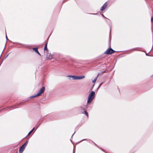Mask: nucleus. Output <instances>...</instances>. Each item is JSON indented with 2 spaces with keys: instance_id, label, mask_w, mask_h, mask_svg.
Segmentation results:
<instances>
[{
  "instance_id": "aec40b11",
  "label": "nucleus",
  "mask_w": 153,
  "mask_h": 153,
  "mask_svg": "<svg viewBox=\"0 0 153 153\" xmlns=\"http://www.w3.org/2000/svg\"><path fill=\"white\" fill-rule=\"evenodd\" d=\"M74 134H72V136Z\"/></svg>"
},
{
  "instance_id": "39448f33",
  "label": "nucleus",
  "mask_w": 153,
  "mask_h": 153,
  "mask_svg": "<svg viewBox=\"0 0 153 153\" xmlns=\"http://www.w3.org/2000/svg\"><path fill=\"white\" fill-rule=\"evenodd\" d=\"M115 51L111 48L108 49L104 53L105 54L109 55L112 54L115 52Z\"/></svg>"
},
{
  "instance_id": "1a4fd4ad",
  "label": "nucleus",
  "mask_w": 153,
  "mask_h": 153,
  "mask_svg": "<svg viewBox=\"0 0 153 153\" xmlns=\"http://www.w3.org/2000/svg\"><path fill=\"white\" fill-rule=\"evenodd\" d=\"M82 113L83 114H85L88 117V113L85 111H84L83 112H82Z\"/></svg>"
},
{
  "instance_id": "7ed1b4c3",
  "label": "nucleus",
  "mask_w": 153,
  "mask_h": 153,
  "mask_svg": "<svg viewBox=\"0 0 153 153\" xmlns=\"http://www.w3.org/2000/svg\"><path fill=\"white\" fill-rule=\"evenodd\" d=\"M68 77H71L73 80L80 79L84 78L85 77L84 76H76L72 75H68Z\"/></svg>"
},
{
  "instance_id": "0eeeda50",
  "label": "nucleus",
  "mask_w": 153,
  "mask_h": 153,
  "mask_svg": "<svg viewBox=\"0 0 153 153\" xmlns=\"http://www.w3.org/2000/svg\"><path fill=\"white\" fill-rule=\"evenodd\" d=\"M98 75H98L96 77H95L93 80H92V82L93 83H94L96 81L97 78V77L98 76Z\"/></svg>"
},
{
  "instance_id": "ddd939ff",
  "label": "nucleus",
  "mask_w": 153,
  "mask_h": 153,
  "mask_svg": "<svg viewBox=\"0 0 153 153\" xmlns=\"http://www.w3.org/2000/svg\"><path fill=\"white\" fill-rule=\"evenodd\" d=\"M103 83V82H102V83H101L99 85V86H98V89L100 87V86H101V85H102V84Z\"/></svg>"
},
{
  "instance_id": "f03ea898",
  "label": "nucleus",
  "mask_w": 153,
  "mask_h": 153,
  "mask_svg": "<svg viewBox=\"0 0 153 153\" xmlns=\"http://www.w3.org/2000/svg\"><path fill=\"white\" fill-rule=\"evenodd\" d=\"M45 90V87H42L39 90L38 93L35 95L30 97L31 98L35 97L40 96L44 92Z\"/></svg>"
},
{
  "instance_id": "412c9836",
  "label": "nucleus",
  "mask_w": 153,
  "mask_h": 153,
  "mask_svg": "<svg viewBox=\"0 0 153 153\" xmlns=\"http://www.w3.org/2000/svg\"><path fill=\"white\" fill-rule=\"evenodd\" d=\"M74 134H72V136Z\"/></svg>"
},
{
  "instance_id": "2eb2a0df",
  "label": "nucleus",
  "mask_w": 153,
  "mask_h": 153,
  "mask_svg": "<svg viewBox=\"0 0 153 153\" xmlns=\"http://www.w3.org/2000/svg\"><path fill=\"white\" fill-rule=\"evenodd\" d=\"M153 20V17H151V21L152 22Z\"/></svg>"
},
{
  "instance_id": "20e7f679",
  "label": "nucleus",
  "mask_w": 153,
  "mask_h": 153,
  "mask_svg": "<svg viewBox=\"0 0 153 153\" xmlns=\"http://www.w3.org/2000/svg\"><path fill=\"white\" fill-rule=\"evenodd\" d=\"M28 143V141H26L24 144H23L19 148V153H22L24 150L26 146Z\"/></svg>"
},
{
  "instance_id": "f257e3e1",
  "label": "nucleus",
  "mask_w": 153,
  "mask_h": 153,
  "mask_svg": "<svg viewBox=\"0 0 153 153\" xmlns=\"http://www.w3.org/2000/svg\"><path fill=\"white\" fill-rule=\"evenodd\" d=\"M95 96V93L94 91H91L89 94L87 100V103H91L94 99Z\"/></svg>"
},
{
  "instance_id": "4468645a",
  "label": "nucleus",
  "mask_w": 153,
  "mask_h": 153,
  "mask_svg": "<svg viewBox=\"0 0 153 153\" xmlns=\"http://www.w3.org/2000/svg\"><path fill=\"white\" fill-rule=\"evenodd\" d=\"M31 132H32V131H31L30 132H29V133H28V134L27 135V136H29L31 133Z\"/></svg>"
},
{
  "instance_id": "dca6fc26",
  "label": "nucleus",
  "mask_w": 153,
  "mask_h": 153,
  "mask_svg": "<svg viewBox=\"0 0 153 153\" xmlns=\"http://www.w3.org/2000/svg\"><path fill=\"white\" fill-rule=\"evenodd\" d=\"M35 129V127L33 128V129L31 131H32V132Z\"/></svg>"
},
{
  "instance_id": "f8f14e48",
  "label": "nucleus",
  "mask_w": 153,
  "mask_h": 153,
  "mask_svg": "<svg viewBox=\"0 0 153 153\" xmlns=\"http://www.w3.org/2000/svg\"><path fill=\"white\" fill-rule=\"evenodd\" d=\"M39 124H37L36 126L35 127L36 128V129H37L38 128V126H39Z\"/></svg>"
},
{
  "instance_id": "9d476101",
  "label": "nucleus",
  "mask_w": 153,
  "mask_h": 153,
  "mask_svg": "<svg viewBox=\"0 0 153 153\" xmlns=\"http://www.w3.org/2000/svg\"><path fill=\"white\" fill-rule=\"evenodd\" d=\"M47 43L45 46L44 48V51H48V49L47 48Z\"/></svg>"
},
{
  "instance_id": "6e6552de",
  "label": "nucleus",
  "mask_w": 153,
  "mask_h": 153,
  "mask_svg": "<svg viewBox=\"0 0 153 153\" xmlns=\"http://www.w3.org/2000/svg\"><path fill=\"white\" fill-rule=\"evenodd\" d=\"M33 50H34V51L36 53H37V52H38V49H37V48H33Z\"/></svg>"
},
{
  "instance_id": "6ab92c4d",
  "label": "nucleus",
  "mask_w": 153,
  "mask_h": 153,
  "mask_svg": "<svg viewBox=\"0 0 153 153\" xmlns=\"http://www.w3.org/2000/svg\"><path fill=\"white\" fill-rule=\"evenodd\" d=\"M103 16V17H105V18L106 19V18H105V17L103 16Z\"/></svg>"
},
{
  "instance_id": "4be33fe9",
  "label": "nucleus",
  "mask_w": 153,
  "mask_h": 153,
  "mask_svg": "<svg viewBox=\"0 0 153 153\" xmlns=\"http://www.w3.org/2000/svg\"><path fill=\"white\" fill-rule=\"evenodd\" d=\"M74 134H72V136Z\"/></svg>"
},
{
  "instance_id": "f3484780",
  "label": "nucleus",
  "mask_w": 153,
  "mask_h": 153,
  "mask_svg": "<svg viewBox=\"0 0 153 153\" xmlns=\"http://www.w3.org/2000/svg\"><path fill=\"white\" fill-rule=\"evenodd\" d=\"M39 55H40V53H39V52L38 51V52H37V53Z\"/></svg>"
},
{
  "instance_id": "423d86ee",
  "label": "nucleus",
  "mask_w": 153,
  "mask_h": 153,
  "mask_svg": "<svg viewBox=\"0 0 153 153\" xmlns=\"http://www.w3.org/2000/svg\"><path fill=\"white\" fill-rule=\"evenodd\" d=\"M107 6V4L106 2H105L101 7V10L102 11L103 10L106 8Z\"/></svg>"
},
{
  "instance_id": "9b49d317",
  "label": "nucleus",
  "mask_w": 153,
  "mask_h": 153,
  "mask_svg": "<svg viewBox=\"0 0 153 153\" xmlns=\"http://www.w3.org/2000/svg\"><path fill=\"white\" fill-rule=\"evenodd\" d=\"M49 59H51L53 58V55L50 54L49 56V57H48Z\"/></svg>"
},
{
  "instance_id": "a211bd4d",
  "label": "nucleus",
  "mask_w": 153,
  "mask_h": 153,
  "mask_svg": "<svg viewBox=\"0 0 153 153\" xmlns=\"http://www.w3.org/2000/svg\"><path fill=\"white\" fill-rule=\"evenodd\" d=\"M6 39H7V36L6 35Z\"/></svg>"
}]
</instances>
